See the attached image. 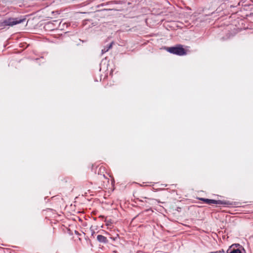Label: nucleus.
I'll return each mask as SVG.
<instances>
[{"label": "nucleus", "mask_w": 253, "mask_h": 253, "mask_svg": "<svg viewBox=\"0 0 253 253\" xmlns=\"http://www.w3.org/2000/svg\"><path fill=\"white\" fill-rule=\"evenodd\" d=\"M25 20V18H9L0 22V28H4L6 26H13L21 23Z\"/></svg>", "instance_id": "obj_1"}, {"label": "nucleus", "mask_w": 253, "mask_h": 253, "mask_svg": "<svg viewBox=\"0 0 253 253\" xmlns=\"http://www.w3.org/2000/svg\"><path fill=\"white\" fill-rule=\"evenodd\" d=\"M167 50L170 53L179 56H183L186 54L185 49L181 44L177 45L175 46L167 47Z\"/></svg>", "instance_id": "obj_2"}, {"label": "nucleus", "mask_w": 253, "mask_h": 253, "mask_svg": "<svg viewBox=\"0 0 253 253\" xmlns=\"http://www.w3.org/2000/svg\"><path fill=\"white\" fill-rule=\"evenodd\" d=\"M200 200L202 201L209 205L216 204V205H231V203L229 201H221V200H215L212 199H206L204 198H201L199 199Z\"/></svg>", "instance_id": "obj_3"}, {"label": "nucleus", "mask_w": 253, "mask_h": 253, "mask_svg": "<svg viewBox=\"0 0 253 253\" xmlns=\"http://www.w3.org/2000/svg\"><path fill=\"white\" fill-rule=\"evenodd\" d=\"M97 239L100 243H106L108 242L107 238L102 235H98Z\"/></svg>", "instance_id": "obj_4"}, {"label": "nucleus", "mask_w": 253, "mask_h": 253, "mask_svg": "<svg viewBox=\"0 0 253 253\" xmlns=\"http://www.w3.org/2000/svg\"><path fill=\"white\" fill-rule=\"evenodd\" d=\"M112 43H112H110V44H109L108 45H107L106 46L104 47L101 50V52H102V54H104L105 53H106V52H107L112 46Z\"/></svg>", "instance_id": "obj_5"}, {"label": "nucleus", "mask_w": 253, "mask_h": 253, "mask_svg": "<svg viewBox=\"0 0 253 253\" xmlns=\"http://www.w3.org/2000/svg\"><path fill=\"white\" fill-rule=\"evenodd\" d=\"M227 253H242V252L238 249H233L229 251V250L227 251Z\"/></svg>", "instance_id": "obj_6"}, {"label": "nucleus", "mask_w": 253, "mask_h": 253, "mask_svg": "<svg viewBox=\"0 0 253 253\" xmlns=\"http://www.w3.org/2000/svg\"><path fill=\"white\" fill-rule=\"evenodd\" d=\"M144 199H146V200H147V201H145V202L146 203H148L149 204H152L153 202H154L155 201V199H148V198H147L146 197H144Z\"/></svg>", "instance_id": "obj_7"}, {"label": "nucleus", "mask_w": 253, "mask_h": 253, "mask_svg": "<svg viewBox=\"0 0 253 253\" xmlns=\"http://www.w3.org/2000/svg\"><path fill=\"white\" fill-rule=\"evenodd\" d=\"M94 233H95V232H94V231H93V232L92 233V235H93V234H94Z\"/></svg>", "instance_id": "obj_8"}]
</instances>
